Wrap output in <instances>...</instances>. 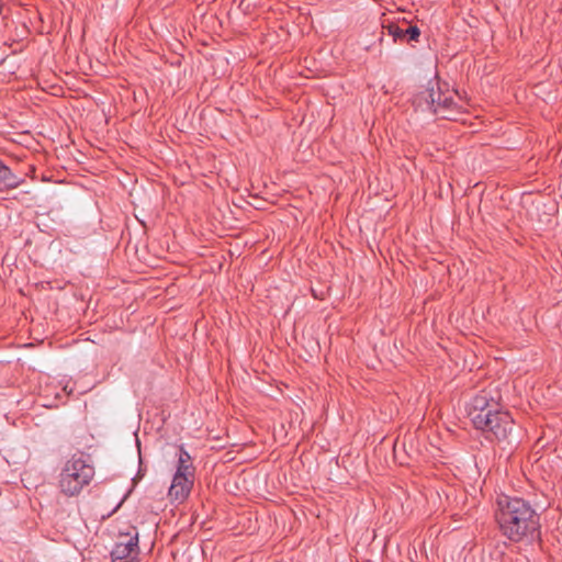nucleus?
Returning a JSON list of instances; mask_svg holds the SVG:
<instances>
[{
	"label": "nucleus",
	"mask_w": 562,
	"mask_h": 562,
	"mask_svg": "<svg viewBox=\"0 0 562 562\" xmlns=\"http://www.w3.org/2000/svg\"><path fill=\"white\" fill-rule=\"evenodd\" d=\"M495 517L502 532L516 542L533 536L540 527L539 515L520 497L501 495L497 498Z\"/></svg>",
	"instance_id": "nucleus-1"
},
{
	"label": "nucleus",
	"mask_w": 562,
	"mask_h": 562,
	"mask_svg": "<svg viewBox=\"0 0 562 562\" xmlns=\"http://www.w3.org/2000/svg\"><path fill=\"white\" fill-rule=\"evenodd\" d=\"M94 476V469L82 456L68 459L59 474L58 486L66 496L78 495Z\"/></svg>",
	"instance_id": "nucleus-2"
},
{
	"label": "nucleus",
	"mask_w": 562,
	"mask_h": 562,
	"mask_svg": "<svg viewBox=\"0 0 562 562\" xmlns=\"http://www.w3.org/2000/svg\"><path fill=\"white\" fill-rule=\"evenodd\" d=\"M177 458V471L168 494L172 502L182 503L193 486V468L190 454L182 447L178 449Z\"/></svg>",
	"instance_id": "nucleus-3"
},
{
	"label": "nucleus",
	"mask_w": 562,
	"mask_h": 562,
	"mask_svg": "<svg viewBox=\"0 0 562 562\" xmlns=\"http://www.w3.org/2000/svg\"><path fill=\"white\" fill-rule=\"evenodd\" d=\"M513 427L514 419L509 413L496 408L493 413L490 414L485 426L475 428L493 434L497 440H505L512 434Z\"/></svg>",
	"instance_id": "nucleus-4"
},
{
	"label": "nucleus",
	"mask_w": 562,
	"mask_h": 562,
	"mask_svg": "<svg viewBox=\"0 0 562 562\" xmlns=\"http://www.w3.org/2000/svg\"><path fill=\"white\" fill-rule=\"evenodd\" d=\"M497 408V404L486 393L476 395L468 406V415L474 427H483L488 416Z\"/></svg>",
	"instance_id": "nucleus-5"
},
{
	"label": "nucleus",
	"mask_w": 562,
	"mask_h": 562,
	"mask_svg": "<svg viewBox=\"0 0 562 562\" xmlns=\"http://www.w3.org/2000/svg\"><path fill=\"white\" fill-rule=\"evenodd\" d=\"M438 87V82H430L428 87L420 89L413 99L414 106L423 112L437 113Z\"/></svg>",
	"instance_id": "nucleus-6"
},
{
	"label": "nucleus",
	"mask_w": 562,
	"mask_h": 562,
	"mask_svg": "<svg viewBox=\"0 0 562 562\" xmlns=\"http://www.w3.org/2000/svg\"><path fill=\"white\" fill-rule=\"evenodd\" d=\"M138 549V533H126L121 536L111 551L113 560H123L136 553Z\"/></svg>",
	"instance_id": "nucleus-7"
},
{
	"label": "nucleus",
	"mask_w": 562,
	"mask_h": 562,
	"mask_svg": "<svg viewBox=\"0 0 562 562\" xmlns=\"http://www.w3.org/2000/svg\"><path fill=\"white\" fill-rule=\"evenodd\" d=\"M454 104V93L451 91L442 92L441 88L438 87V95L436 102V109L438 112L436 114L441 115L442 117H447L446 110H449Z\"/></svg>",
	"instance_id": "nucleus-8"
},
{
	"label": "nucleus",
	"mask_w": 562,
	"mask_h": 562,
	"mask_svg": "<svg viewBox=\"0 0 562 562\" xmlns=\"http://www.w3.org/2000/svg\"><path fill=\"white\" fill-rule=\"evenodd\" d=\"M19 183V177L13 175L7 166L0 164V191L16 188Z\"/></svg>",
	"instance_id": "nucleus-9"
},
{
	"label": "nucleus",
	"mask_w": 562,
	"mask_h": 562,
	"mask_svg": "<svg viewBox=\"0 0 562 562\" xmlns=\"http://www.w3.org/2000/svg\"><path fill=\"white\" fill-rule=\"evenodd\" d=\"M389 33L396 40L405 36L404 30L398 27L397 25H390Z\"/></svg>",
	"instance_id": "nucleus-10"
},
{
	"label": "nucleus",
	"mask_w": 562,
	"mask_h": 562,
	"mask_svg": "<svg viewBox=\"0 0 562 562\" xmlns=\"http://www.w3.org/2000/svg\"><path fill=\"white\" fill-rule=\"evenodd\" d=\"M404 33L405 35L409 36V40L415 41L418 38L420 31L417 26H409L408 29L404 30Z\"/></svg>",
	"instance_id": "nucleus-11"
}]
</instances>
